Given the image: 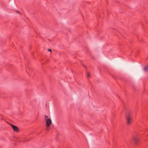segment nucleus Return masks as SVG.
<instances>
[{"label": "nucleus", "instance_id": "obj_2", "mask_svg": "<svg viewBox=\"0 0 148 148\" xmlns=\"http://www.w3.org/2000/svg\"><path fill=\"white\" fill-rule=\"evenodd\" d=\"M45 118L46 122V126L49 127L51 124V120L50 118H48V116L46 115H45Z\"/></svg>", "mask_w": 148, "mask_h": 148}, {"label": "nucleus", "instance_id": "obj_7", "mask_svg": "<svg viewBox=\"0 0 148 148\" xmlns=\"http://www.w3.org/2000/svg\"><path fill=\"white\" fill-rule=\"evenodd\" d=\"M48 51H50V52H51V50L50 49H48Z\"/></svg>", "mask_w": 148, "mask_h": 148}, {"label": "nucleus", "instance_id": "obj_9", "mask_svg": "<svg viewBox=\"0 0 148 148\" xmlns=\"http://www.w3.org/2000/svg\"><path fill=\"white\" fill-rule=\"evenodd\" d=\"M46 130H47V131H49V128H47V129H46Z\"/></svg>", "mask_w": 148, "mask_h": 148}, {"label": "nucleus", "instance_id": "obj_1", "mask_svg": "<svg viewBox=\"0 0 148 148\" xmlns=\"http://www.w3.org/2000/svg\"><path fill=\"white\" fill-rule=\"evenodd\" d=\"M125 117L127 124H130L132 119L131 113L129 112H127L125 114Z\"/></svg>", "mask_w": 148, "mask_h": 148}, {"label": "nucleus", "instance_id": "obj_3", "mask_svg": "<svg viewBox=\"0 0 148 148\" xmlns=\"http://www.w3.org/2000/svg\"><path fill=\"white\" fill-rule=\"evenodd\" d=\"M11 125L14 131H17L18 130V127L12 124H11Z\"/></svg>", "mask_w": 148, "mask_h": 148}, {"label": "nucleus", "instance_id": "obj_6", "mask_svg": "<svg viewBox=\"0 0 148 148\" xmlns=\"http://www.w3.org/2000/svg\"><path fill=\"white\" fill-rule=\"evenodd\" d=\"M87 76L88 77H90V75L89 73H87Z\"/></svg>", "mask_w": 148, "mask_h": 148}, {"label": "nucleus", "instance_id": "obj_4", "mask_svg": "<svg viewBox=\"0 0 148 148\" xmlns=\"http://www.w3.org/2000/svg\"><path fill=\"white\" fill-rule=\"evenodd\" d=\"M133 140L136 143L139 140V139L136 138L134 137L133 138Z\"/></svg>", "mask_w": 148, "mask_h": 148}, {"label": "nucleus", "instance_id": "obj_8", "mask_svg": "<svg viewBox=\"0 0 148 148\" xmlns=\"http://www.w3.org/2000/svg\"><path fill=\"white\" fill-rule=\"evenodd\" d=\"M16 12L18 14H20V12L17 10H16Z\"/></svg>", "mask_w": 148, "mask_h": 148}, {"label": "nucleus", "instance_id": "obj_5", "mask_svg": "<svg viewBox=\"0 0 148 148\" xmlns=\"http://www.w3.org/2000/svg\"><path fill=\"white\" fill-rule=\"evenodd\" d=\"M148 70V66H145L143 69V70L144 72H147Z\"/></svg>", "mask_w": 148, "mask_h": 148}]
</instances>
